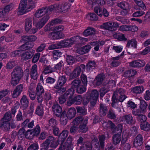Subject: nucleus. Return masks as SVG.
Segmentation results:
<instances>
[{
  "instance_id": "nucleus-55",
  "label": "nucleus",
  "mask_w": 150,
  "mask_h": 150,
  "mask_svg": "<svg viewBox=\"0 0 150 150\" xmlns=\"http://www.w3.org/2000/svg\"><path fill=\"white\" fill-rule=\"evenodd\" d=\"M48 125L51 129L57 126V122L55 119L52 118L50 119L48 122Z\"/></svg>"
},
{
  "instance_id": "nucleus-37",
  "label": "nucleus",
  "mask_w": 150,
  "mask_h": 150,
  "mask_svg": "<svg viewBox=\"0 0 150 150\" xmlns=\"http://www.w3.org/2000/svg\"><path fill=\"white\" fill-rule=\"evenodd\" d=\"M137 42L135 39H132L128 40L127 42L126 47L130 48V47L134 49L137 48Z\"/></svg>"
},
{
  "instance_id": "nucleus-17",
  "label": "nucleus",
  "mask_w": 150,
  "mask_h": 150,
  "mask_svg": "<svg viewBox=\"0 0 150 150\" xmlns=\"http://www.w3.org/2000/svg\"><path fill=\"white\" fill-rule=\"evenodd\" d=\"M127 98L125 95H121L119 96V99L117 98L116 95L114 93L112 97V103L111 105L113 107H115V105L116 103H117L119 102H123Z\"/></svg>"
},
{
  "instance_id": "nucleus-16",
  "label": "nucleus",
  "mask_w": 150,
  "mask_h": 150,
  "mask_svg": "<svg viewBox=\"0 0 150 150\" xmlns=\"http://www.w3.org/2000/svg\"><path fill=\"white\" fill-rule=\"evenodd\" d=\"M99 141L97 138H94L95 141L97 143V145H96V148H99L100 147L101 149H104L105 146V140L106 139V137L104 135H102L98 137Z\"/></svg>"
},
{
  "instance_id": "nucleus-35",
  "label": "nucleus",
  "mask_w": 150,
  "mask_h": 150,
  "mask_svg": "<svg viewBox=\"0 0 150 150\" xmlns=\"http://www.w3.org/2000/svg\"><path fill=\"white\" fill-rule=\"evenodd\" d=\"M121 140V136L120 134L118 133L115 134L112 137L113 144L115 145H117L119 144Z\"/></svg>"
},
{
  "instance_id": "nucleus-23",
  "label": "nucleus",
  "mask_w": 150,
  "mask_h": 150,
  "mask_svg": "<svg viewBox=\"0 0 150 150\" xmlns=\"http://www.w3.org/2000/svg\"><path fill=\"white\" fill-rule=\"evenodd\" d=\"M35 53V50H33L24 52L21 54V57L25 60L31 59Z\"/></svg>"
},
{
  "instance_id": "nucleus-49",
  "label": "nucleus",
  "mask_w": 150,
  "mask_h": 150,
  "mask_svg": "<svg viewBox=\"0 0 150 150\" xmlns=\"http://www.w3.org/2000/svg\"><path fill=\"white\" fill-rule=\"evenodd\" d=\"M36 94L42 95L44 93V89L40 83L38 84L36 89Z\"/></svg>"
},
{
  "instance_id": "nucleus-46",
  "label": "nucleus",
  "mask_w": 150,
  "mask_h": 150,
  "mask_svg": "<svg viewBox=\"0 0 150 150\" xmlns=\"http://www.w3.org/2000/svg\"><path fill=\"white\" fill-rule=\"evenodd\" d=\"M136 74L137 71L135 70L130 69L126 71L124 73V75L126 77L130 78L134 76Z\"/></svg>"
},
{
  "instance_id": "nucleus-30",
  "label": "nucleus",
  "mask_w": 150,
  "mask_h": 150,
  "mask_svg": "<svg viewBox=\"0 0 150 150\" xmlns=\"http://www.w3.org/2000/svg\"><path fill=\"white\" fill-rule=\"evenodd\" d=\"M25 29L26 31L30 30L32 27V19L31 18H28L25 20Z\"/></svg>"
},
{
  "instance_id": "nucleus-3",
  "label": "nucleus",
  "mask_w": 150,
  "mask_h": 150,
  "mask_svg": "<svg viewBox=\"0 0 150 150\" xmlns=\"http://www.w3.org/2000/svg\"><path fill=\"white\" fill-rule=\"evenodd\" d=\"M66 129H64L60 134L59 137L57 141H55L54 137L52 136H49L48 137L49 139V142H50V146L52 148L55 149L58 146L59 144L60 145L58 149V150H65L66 149V136L65 133Z\"/></svg>"
},
{
  "instance_id": "nucleus-25",
  "label": "nucleus",
  "mask_w": 150,
  "mask_h": 150,
  "mask_svg": "<svg viewBox=\"0 0 150 150\" xmlns=\"http://www.w3.org/2000/svg\"><path fill=\"white\" fill-rule=\"evenodd\" d=\"M91 47L90 45H87L80 47L77 50V52L80 54H83L88 53L90 51Z\"/></svg>"
},
{
  "instance_id": "nucleus-1",
  "label": "nucleus",
  "mask_w": 150,
  "mask_h": 150,
  "mask_svg": "<svg viewBox=\"0 0 150 150\" xmlns=\"http://www.w3.org/2000/svg\"><path fill=\"white\" fill-rule=\"evenodd\" d=\"M37 38L36 36L35 35H24L22 36V42L23 44L19 47L18 50L14 51L12 55L13 57L16 56L19 54L21 56L22 54H20V53L33 47L34 45L33 42Z\"/></svg>"
},
{
  "instance_id": "nucleus-57",
  "label": "nucleus",
  "mask_w": 150,
  "mask_h": 150,
  "mask_svg": "<svg viewBox=\"0 0 150 150\" xmlns=\"http://www.w3.org/2000/svg\"><path fill=\"white\" fill-rule=\"evenodd\" d=\"M44 110L43 108H41L40 106H38L35 110V113L40 116H42L44 114Z\"/></svg>"
},
{
  "instance_id": "nucleus-56",
  "label": "nucleus",
  "mask_w": 150,
  "mask_h": 150,
  "mask_svg": "<svg viewBox=\"0 0 150 150\" xmlns=\"http://www.w3.org/2000/svg\"><path fill=\"white\" fill-rule=\"evenodd\" d=\"M96 64V62L94 60L90 61L88 62L87 65V68L90 70H92L94 69Z\"/></svg>"
},
{
  "instance_id": "nucleus-36",
  "label": "nucleus",
  "mask_w": 150,
  "mask_h": 150,
  "mask_svg": "<svg viewBox=\"0 0 150 150\" xmlns=\"http://www.w3.org/2000/svg\"><path fill=\"white\" fill-rule=\"evenodd\" d=\"M75 89L74 87H72V84L71 88L66 91V99H67L68 100H70V98H72L73 96L74 93Z\"/></svg>"
},
{
  "instance_id": "nucleus-64",
  "label": "nucleus",
  "mask_w": 150,
  "mask_h": 150,
  "mask_svg": "<svg viewBox=\"0 0 150 150\" xmlns=\"http://www.w3.org/2000/svg\"><path fill=\"white\" fill-rule=\"evenodd\" d=\"M39 149V145L37 143H33L28 148L27 150H36Z\"/></svg>"
},
{
  "instance_id": "nucleus-48",
  "label": "nucleus",
  "mask_w": 150,
  "mask_h": 150,
  "mask_svg": "<svg viewBox=\"0 0 150 150\" xmlns=\"http://www.w3.org/2000/svg\"><path fill=\"white\" fill-rule=\"evenodd\" d=\"M117 6L122 9H130V6L129 4L126 2L122 1L119 3L117 4Z\"/></svg>"
},
{
  "instance_id": "nucleus-29",
  "label": "nucleus",
  "mask_w": 150,
  "mask_h": 150,
  "mask_svg": "<svg viewBox=\"0 0 150 150\" xmlns=\"http://www.w3.org/2000/svg\"><path fill=\"white\" fill-rule=\"evenodd\" d=\"M143 137L141 134H139L135 138L134 144L136 146H138L142 144L143 143Z\"/></svg>"
},
{
  "instance_id": "nucleus-42",
  "label": "nucleus",
  "mask_w": 150,
  "mask_h": 150,
  "mask_svg": "<svg viewBox=\"0 0 150 150\" xmlns=\"http://www.w3.org/2000/svg\"><path fill=\"white\" fill-rule=\"evenodd\" d=\"M91 100H98V99L99 93L97 90H94L91 92L90 94H88Z\"/></svg>"
},
{
  "instance_id": "nucleus-9",
  "label": "nucleus",
  "mask_w": 150,
  "mask_h": 150,
  "mask_svg": "<svg viewBox=\"0 0 150 150\" xmlns=\"http://www.w3.org/2000/svg\"><path fill=\"white\" fill-rule=\"evenodd\" d=\"M76 122L78 124L79 131L82 133L86 132L88 130L87 127L88 119H84L81 116H78L76 118Z\"/></svg>"
},
{
  "instance_id": "nucleus-53",
  "label": "nucleus",
  "mask_w": 150,
  "mask_h": 150,
  "mask_svg": "<svg viewBox=\"0 0 150 150\" xmlns=\"http://www.w3.org/2000/svg\"><path fill=\"white\" fill-rule=\"evenodd\" d=\"M148 104L144 100H141L140 101V108L142 112H144Z\"/></svg>"
},
{
  "instance_id": "nucleus-62",
  "label": "nucleus",
  "mask_w": 150,
  "mask_h": 150,
  "mask_svg": "<svg viewBox=\"0 0 150 150\" xmlns=\"http://www.w3.org/2000/svg\"><path fill=\"white\" fill-rule=\"evenodd\" d=\"M81 81L82 84L87 86L88 81L87 76L85 74H81Z\"/></svg>"
},
{
  "instance_id": "nucleus-28",
  "label": "nucleus",
  "mask_w": 150,
  "mask_h": 150,
  "mask_svg": "<svg viewBox=\"0 0 150 150\" xmlns=\"http://www.w3.org/2000/svg\"><path fill=\"white\" fill-rule=\"evenodd\" d=\"M137 5L134 6V8L137 9L145 10L146 6L142 0H134Z\"/></svg>"
},
{
  "instance_id": "nucleus-39",
  "label": "nucleus",
  "mask_w": 150,
  "mask_h": 150,
  "mask_svg": "<svg viewBox=\"0 0 150 150\" xmlns=\"http://www.w3.org/2000/svg\"><path fill=\"white\" fill-rule=\"evenodd\" d=\"M92 148L91 144L89 142H87L83 143L80 147V150H91Z\"/></svg>"
},
{
  "instance_id": "nucleus-12",
  "label": "nucleus",
  "mask_w": 150,
  "mask_h": 150,
  "mask_svg": "<svg viewBox=\"0 0 150 150\" xmlns=\"http://www.w3.org/2000/svg\"><path fill=\"white\" fill-rule=\"evenodd\" d=\"M82 39L81 37L78 35L73 37L69 39H66V48L70 47L74 43L79 44Z\"/></svg>"
},
{
  "instance_id": "nucleus-54",
  "label": "nucleus",
  "mask_w": 150,
  "mask_h": 150,
  "mask_svg": "<svg viewBox=\"0 0 150 150\" xmlns=\"http://www.w3.org/2000/svg\"><path fill=\"white\" fill-rule=\"evenodd\" d=\"M32 130L33 132V134L35 136L37 137L40 134L41 130L40 127L39 125L38 124L33 129H32Z\"/></svg>"
},
{
  "instance_id": "nucleus-45",
  "label": "nucleus",
  "mask_w": 150,
  "mask_h": 150,
  "mask_svg": "<svg viewBox=\"0 0 150 150\" xmlns=\"http://www.w3.org/2000/svg\"><path fill=\"white\" fill-rule=\"evenodd\" d=\"M137 121L140 124L144 123L146 122L147 117L143 115H139L136 117Z\"/></svg>"
},
{
  "instance_id": "nucleus-63",
  "label": "nucleus",
  "mask_w": 150,
  "mask_h": 150,
  "mask_svg": "<svg viewBox=\"0 0 150 150\" xmlns=\"http://www.w3.org/2000/svg\"><path fill=\"white\" fill-rule=\"evenodd\" d=\"M91 100L88 94L86 95L83 98V105H86Z\"/></svg>"
},
{
  "instance_id": "nucleus-7",
  "label": "nucleus",
  "mask_w": 150,
  "mask_h": 150,
  "mask_svg": "<svg viewBox=\"0 0 150 150\" xmlns=\"http://www.w3.org/2000/svg\"><path fill=\"white\" fill-rule=\"evenodd\" d=\"M72 87H74L76 92L82 94L86 90L87 86L82 84L81 80L79 79H74L71 83Z\"/></svg>"
},
{
  "instance_id": "nucleus-20",
  "label": "nucleus",
  "mask_w": 150,
  "mask_h": 150,
  "mask_svg": "<svg viewBox=\"0 0 150 150\" xmlns=\"http://www.w3.org/2000/svg\"><path fill=\"white\" fill-rule=\"evenodd\" d=\"M20 102L21 104L20 108L23 111L25 110L29 105V101L27 96L25 95L23 96L20 100Z\"/></svg>"
},
{
  "instance_id": "nucleus-44",
  "label": "nucleus",
  "mask_w": 150,
  "mask_h": 150,
  "mask_svg": "<svg viewBox=\"0 0 150 150\" xmlns=\"http://www.w3.org/2000/svg\"><path fill=\"white\" fill-rule=\"evenodd\" d=\"M45 9L43 7L38 9L36 11L34 14V16L37 18H39L42 17L45 14Z\"/></svg>"
},
{
  "instance_id": "nucleus-13",
  "label": "nucleus",
  "mask_w": 150,
  "mask_h": 150,
  "mask_svg": "<svg viewBox=\"0 0 150 150\" xmlns=\"http://www.w3.org/2000/svg\"><path fill=\"white\" fill-rule=\"evenodd\" d=\"M50 17L48 15H45L36 22H33V25L38 29H41L47 22Z\"/></svg>"
},
{
  "instance_id": "nucleus-11",
  "label": "nucleus",
  "mask_w": 150,
  "mask_h": 150,
  "mask_svg": "<svg viewBox=\"0 0 150 150\" xmlns=\"http://www.w3.org/2000/svg\"><path fill=\"white\" fill-rule=\"evenodd\" d=\"M86 68L85 65L83 64H81L79 66L77 67L69 75V79H72L79 76L81 71H84Z\"/></svg>"
},
{
  "instance_id": "nucleus-18",
  "label": "nucleus",
  "mask_w": 150,
  "mask_h": 150,
  "mask_svg": "<svg viewBox=\"0 0 150 150\" xmlns=\"http://www.w3.org/2000/svg\"><path fill=\"white\" fill-rule=\"evenodd\" d=\"M146 63L143 60L138 59L131 62L130 65L134 68L142 67L144 66Z\"/></svg>"
},
{
  "instance_id": "nucleus-52",
  "label": "nucleus",
  "mask_w": 150,
  "mask_h": 150,
  "mask_svg": "<svg viewBox=\"0 0 150 150\" xmlns=\"http://www.w3.org/2000/svg\"><path fill=\"white\" fill-rule=\"evenodd\" d=\"M144 90V88L142 86L135 87L132 90L134 93L136 94L140 93H142Z\"/></svg>"
},
{
  "instance_id": "nucleus-51",
  "label": "nucleus",
  "mask_w": 150,
  "mask_h": 150,
  "mask_svg": "<svg viewBox=\"0 0 150 150\" xmlns=\"http://www.w3.org/2000/svg\"><path fill=\"white\" fill-rule=\"evenodd\" d=\"M33 134L32 129H28L25 133V137L29 139H32L35 137Z\"/></svg>"
},
{
  "instance_id": "nucleus-31",
  "label": "nucleus",
  "mask_w": 150,
  "mask_h": 150,
  "mask_svg": "<svg viewBox=\"0 0 150 150\" xmlns=\"http://www.w3.org/2000/svg\"><path fill=\"white\" fill-rule=\"evenodd\" d=\"M72 140V137L69 136L66 139V150H73L74 147Z\"/></svg>"
},
{
  "instance_id": "nucleus-14",
  "label": "nucleus",
  "mask_w": 150,
  "mask_h": 150,
  "mask_svg": "<svg viewBox=\"0 0 150 150\" xmlns=\"http://www.w3.org/2000/svg\"><path fill=\"white\" fill-rule=\"evenodd\" d=\"M83 98L81 95H78L74 98H70V100L67 101V105L68 106H70L72 104L78 105L81 104Z\"/></svg>"
},
{
  "instance_id": "nucleus-22",
  "label": "nucleus",
  "mask_w": 150,
  "mask_h": 150,
  "mask_svg": "<svg viewBox=\"0 0 150 150\" xmlns=\"http://www.w3.org/2000/svg\"><path fill=\"white\" fill-rule=\"evenodd\" d=\"M23 86L21 84L17 86L13 92L12 96L13 98H17L21 93L23 88Z\"/></svg>"
},
{
  "instance_id": "nucleus-32",
  "label": "nucleus",
  "mask_w": 150,
  "mask_h": 150,
  "mask_svg": "<svg viewBox=\"0 0 150 150\" xmlns=\"http://www.w3.org/2000/svg\"><path fill=\"white\" fill-rule=\"evenodd\" d=\"M107 107L105 104L100 103L99 107V113L100 114L104 116L108 112Z\"/></svg>"
},
{
  "instance_id": "nucleus-41",
  "label": "nucleus",
  "mask_w": 150,
  "mask_h": 150,
  "mask_svg": "<svg viewBox=\"0 0 150 150\" xmlns=\"http://www.w3.org/2000/svg\"><path fill=\"white\" fill-rule=\"evenodd\" d=\"M52 58L53 61H56L60 57L62 54V52L59 50H54L52 52Z\"/></svg>"
},
{
  "instance_id": "nucleus-33",
  "label": "nucleus",
  "mask_w": 150,
  "mask_h": 150,
  "mask_svg": "<svg viewBox=\"0 0 150 150\" xmlns=\"http://www.w3.org/2000/svg\"><path fill=\"white\" fill-rule=\"evenodd\" d=\"M76 113L75 109L74 108H71L68 111L67 114L66 113V117L68 119L71 120L75 116Z\"/></svg>"
},
{
  "instance_id": "nucleus-26",
  "label": "nucleus",
  "mask_w": 150,
  "mask_h": 150,
  "mask_svg": "<svg viewBox=\"0 0 150 150\" xmlns=\"http://www.w3.org/2000/svg\"><path fill=\"white\" fill-rule=\"evenodd\" d=\"M105 78V76L103 73L99 74L96 76L95 80V84L97 86L101 85Z\"/></svg>"
},
{
  "instance_id": "nucleus-43",
  "label": "nucleus",
  "mask_w": 150,
  "mask_h": 150,
  "mask_svg": "<svg viewBox=\"0 0 150 150\" xmlns=\"http://www.w3.org/2000/svg\"><path fill=\"white\" fill-rule=\"evenodd\" d=\"M113 36L115 39L118 40L119 41H126L127 40V39L125 37L124 34L119 33H115L113 34Z\"/></svg>"
},
{
  "instance_id": "nucleus-40",
  "label": "nucleus",
  "mask_w": 150,
  "mask_h": 150,
  "mask_svg": "<svg viewBox=\"0 0 150 150\" xmlns=\"http://www.w3.org/2000/svg\"><path fill=\"white\" fill-rule=\"evenodd\" d=\"M95 32V30L94 28L89 27L84 31L83 34L84 36H87L94 35Z\"/></svg>"
},
{
  "instance_id": "nucleus-50",
  "label": "nucleus",
  "mask_w": 150,
  "mask_h": 150,
  "mask_svg": "<svg viewBox=\"0 0 150 150\" xmlns=\"http://www.w3.org/2000/svg\"><path fill=\"white\" fill-rule=\"evenodd\" d=\"M141 129L144 131H148L150 130V125L147 122L144 123L140 124Z\"/></svg>"
},
{
  "instance_id": "nucleus-5",
  "label": "nucleus",
  "mask_w": 150,
  "mask_h": 150,
  "mask_svg": "<svg viewBox=\"0 0 150 150\" xmlns=\"http://www.w3.org/2000/svg\"><path fill=\"white\" fill-rule=\"evenodd\" d=\"M54 114L57 117L60 118L61 123L63 125H66V110L62 112V107L57 103L54 104L52 107Z\"/></svg>"
},
{
  "instance_id": "nucleus-60",
  "label": "nucleus",
  "mask_w": 150,
  "mask_h": 150,
  "mask_svg": "<svg viewBox=\"0 0 150 150\" xmlns=\"http://www.w3.org/2000/svg\"><path fill=\"white\" fill-rule=\"evenodd\" d=\"M75 59L73 56H67L66 57V62L67 64H72L75 62Z\"/></svg>"
},
{
  "instance_id": "nucleus-10",
  "label": "nucleus",
  "mask_w": 150,
  "mask_h": 150,
  "mask_svg": "<svg viewBox=\"0 0 150 150\" xmlns=\"http://www.w3.org/2000/svg\"><path fill=\"white\" fill-rule=\"evenodd\" d=\"M119 24L117 23L110 21L103 23L100 27L101 29L113 31L116 30Z\"/></svg>"
},
{
  "instance_id": "nucleus-59",
  "label": "nucleus",
  "mask_w": 150,
  "mask_h": 150,
  "mask_svg": "<svg viewBox=\"0 0 150 150\" xmlns=\"http://www.w3.org/2000/svg\"><path fill=\"white\" fill-rule=\"evenodd\" d=\"M77 112L80 115H85L86 114V110L83 107L77 106L76 107Z\"/></svg>"
},
{
  "instance_id": "nucleus-4",
  "label": "nucleus",
  "mask_w": 150,
  "mask_h": 150,
  "mask_svg": "<svg viewBox=\"0 0 150 150\" xmlns=\"http://www.w3.org/2000/svg\"><path fill=\"white\" fill-rule=\"evenodd\" d=\"M12 115L10 112H6L3 118L0 120V128L4 129L6 131L11 129H13L16 127L14 120H12Z\"/></svg>"
},
{
  "instance_id": "nucleus-19",
  "label": "nucleus",
  "mask_w": 150,
  "mask_h": 150,
  "mask_svg": "<svg viewBox=\"0 0 150 150\" xmlns=\"http://www.w3.org/2000/svg\"><path fill=\"white\" fill-rule=\"evenodd\" d=\"M66 83V77L65 75L61 76L59 77L58 80L56 81V83L54 86V89L59 88V87H63Z\"/></svg>"
},
{
  "instance_id": "nucleus-61",
  "label": "nucleus",
  "mask_w": 150,
  "mask_h": 150,
  "mask_svg": "<svg viewBox=\"0 0 150 150\" xmlns=\"http://www.w3.org/2000/svg\"><path fill=\"white\" fill-rule=\"evenodd\" d=\"M58 100L60 104H62L66 102V93L60 96Z\"/></svg>"
},
{
  "instance_id": "nucleus-38",
  "label": "nucleus",
  "mask_w": 150,
  "mask_h": 150,
  "mask_svg": "<svg viewBox=\"0 0 150 150\" xmlns=\"http://www.w3.org/2000/svg\"><path fill=\"white\" fill-rule=\"evenodd\" d=\"M49 140L47 138L44 142L41 144L40 146V150H48L50 145Z\"/></svg>"
},
{
  "instance_id": "nucleus-2",
  "label": "nucleus",
  "mask_w": 150,
  "mask_h": 150,
  "mask_svg": "<svg viewBox=\"0 0 150 150\" xmlns=\"http://www.w3.org/2000/svg\"><path fill=\"white\" fill-rule=\"evenodd\" d=\"M24 75V78L28 80L29 74L28 73L24 74L22 67L17 66L13 69L11 73L10 83L11 85L15 86L19 82Z\"/></svg>"
},
{
  "instance_id": "nucleus-6",
  "label": "nucleus",
  "mask_w": 150,
  "mask_h": 150,
  "mask_svg": "<svg viewBox=\"0 0 150 150\" xmlns=\"http://www.w3.org/2000/svg\"><path fill=\"white\" fill-rule=\"evenodd\" d=\"M66 6V3H64V5H60L59 4H54L53 5H50L48 6L43 7L45 9V13L46 15H48L50 14L53 10L55 11L57 13H59L62 12L64 11H65V7Z\"/></svg>"
},
{
  "instance_id": "nucleus-8",
  "label": "nucleus",
  "mask_w": 150,
  "mask_h": 150,
  "mask_svg": "<svg viewBox=\"0 0 150 150\" xmlns=\"http://www.w3.org/2000/svg\"><path fill=\"white\" fill-rule=\"evenodd\" d=\"M28 2H30L33 0H27ZM27 0H21L18 8V15H23L30 11L33 7L30 5L27 9H25L27 5Z\"/></svg>"
},
{
  "instance_id": "nucleus-27",
  "label": "nucleus",
  "mask_w": 150,
  "mask_h": 150,
  "mask_svg": "<svg viewBox=\"0 0 150 150\" xmlns=\"http://www.w3.org/2000/svg\"><path fill=\"white\" fill-rule=\"evenodd\" d=\"M37 68V65L35 64H34L32 66L30 71V77L31 79L33 80H36L38 78Z\"/></svg>"
},
{
  "instance_id": "nucleus-47",
  "label": "nucleus",
  "mask_w": 150,
  "mask_h": 150,
  "mask_svg": "<svg viewBox=\"0 0 150 150\" xmlns=\"http://www.w3.org/2000/svg\"><path fill=\"white\" fill-rule=\"evenodd\" d=\"M108 118L112 120H115L116 118L115 111L112 109H109L107 113Z\"/></svg>"
},
{
  "instance_id": "nucleus-34",
  "label": "nucleus",
  "mask_w": 150,
  "mask_h": 150,
  "mask_svg": "<svg viewBox=\"0 0 150 150\" xmlns=\"http://www.w3.org/2000/svg\"><path fill=\"white\" fill-rule=\"evenodd\" d=\"M76 118L72 122V125L70 129V132L71 133H75L78 129V124L76 122Z\"/></svg>"
},
{
  "instance_id": "nucleus-15",
  "label": "nucleus",
  "mask_w": 150,
  "mask_h": 150,
  "mask_svg": "<svg viewBox=\"0 0 150 150\" xmlns=\"http://www.w3.org/2000/svg\"><path fill=\"white\" fill-rule=\"evenodd\" d=\"M94 12L100 17L103 16L104 17H107L109 15V12L105 8H104L102 10L101 8L97 6L94 8Z\"/></svg>"
},
{
  "instance_id": "nucleus-58",
  "label": "nucleus",
  "mask_w": 150,
  "mask_h": 150,
  "mask_svg": "<svg viewBox=\"0 0 150 150\" xmlns=\"http://www.w3.org/2000/svg\"><path fill=\"white\" fill-rule=\"evenodd\" d=\"M87 16L89 19L92 21H96L98 19V16L94 13H88Z\"/></svg>"
},
{
  "instance_id": "nucleus-24",
  "label": "nucleus",
  "mask_w": 150,
  "mask_h": 150,
  "mask_svg": "<svg viewBox=\"0 0 150 150\" xmlns=\"http://www.w3.org/2000/svg\"><path fill=\"white\" fill-rule=\"evenodd\" d=\"M66 39L64 40V42H57L53 43L50 45L48 48L49 50H52L54 49H58L61 48L63 45V44L66 43Z\"/></svg>"
},
{
  "instance_id": "nucleus-21",
  "label": "nucleus",
  "mask_w": 150,
  "mask_h": 150,
  "mask_svg": "<svg viewBox=\"0 0 150 150\" xmlns=\"http://www.w3.org/2000/svg\"><path fill=\"white\" fill-rule=\"evenodd\" d=\"M49 37L52 40L59 39L63 37L62 33L60 31H53L50 33L49 34Z\"/></svg>"
}]
</instances>
